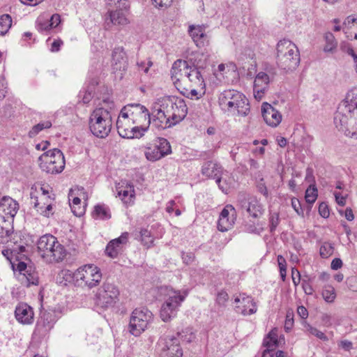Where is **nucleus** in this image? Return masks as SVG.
Wrapping results in <instances>:
<instances>
[{
  "instance_id": "26",
  "label": "nucleus",
  "mask_w": 357,
  "mask_h": 357,
  "mask_svg": "<svg viewBox=\"0 0 357 357\" xmlns=\"http://www.w3.org/2000/svg\"><path fill=\"white\" fill-rule=\"evenodd\" d=\"M236 303H240L236 305V311L243 315H250L257 312L256 303L251 296H240L234 299Z\"/></svg>"
},
{
  "instance_id": "16",
  "label": "nucleus",
  "mask_w": 357,
  "mask_h": 357,
  "mask_svg": "<svg viewBox=\"0 0 357 357\" xmlns=\"http://www.w3.org/2000/svg\"><path fill=\"white\" fill-rule=\"evenodd\" d=\"M223 168L222 165L214 160H208L203 163L201 168V174L208 179H215L219 188L222 192H226L227 189L221 184Z\"/></svg>"
},
{
  "instance_id": "36",
  "label": "nucleus",
  "mask_w": 357,
  "mask_h": 357,
  "mask_svg": "<svg viewBox=\"0 0 357 357\" xmlns=\"http://www.w3.org/2000/svg\"><path fill=\"white\" fill-rule=\"evenodd\" d=\"M174 96H168L166 98H164L162 100V103L160 105L162 110L165 112V114H167V116L169 117L170 120L172 121V115L173 114L174 111Z\"/></svg>"
},
{
  "instance_id": "45",
  "label": "nucleus",
  "mask_w": 357,
  "mask_h": 357,
  "mask_svg": "<svg viewBox=\"0 0 357 357\" xmlns=\"http://www.w3.org/2000/svg\"><path fill=\"white\" fill-rule=\"evenodd\" d=\"M304 328L311 335H314L318 339L322 341H328V337L321 331L318 330L317 328L313 327L310 324L306 321L304 322Z\"/></svg>"
},
{
  "instance_id": "4",
  "label": "nucleus",
  "mask_w": 357,
  "mask_h": 357,
  "mask_svg": "<svg viewBox=\"0 0 357 357\" xmlns=\"http://www.w3.org/2000/svg\"><path fill=\"white\" fill-rule=\"evenodd\" d=\"M219 105L222 109L229 112L237 111L241 116H246L250 112L248 100L236 90H225L219 96Z\"/></svg>"
},
{
  "instance_id": "21",
  "label": "nucleus",
  "mask_w": 357,
  "mask_h": 357,
  "mask_svg": "<svg viewBox=\"0 0 357 357\" xmlns=\"http://www.w3.org/2000/svg\"><path fill=\"white\" fill-rule=\"evenodd\" d=\"M128 240V233L123 232L115 239L112 240L106 246L105 253L111 258H116L123 252V246Z\"/></svg>"
},
{
  "instance_id": "43",
  "label": "nucleus",
  "mask_w": 357,
  "mask_h": 357,
  "mask_svg": "<svg viewBox=\"0 0 357 357\" xmlns=\"http://www.w3.org/2000/svg\"><path fill=\"white\" fill-rule=\"evenodd\" d=\"M322 297L327 303H333L336 298L335 288L331 285H326L322 290Z\"/></svg>"
},
{
  "instance_id": "27",
  "label": "nucleus",
  "mask_w": 357,
  "mask_h": 357,
  "mask_svg": "<svg viewBox=\"0 0 357 357\" xmlns=\"http://www.w3.org/2000/svg\"><path fill=\"white\" fill-rule=\"evenodd\" d=\"M269 81V76L266 73L259 72L256 75L253 84V92L257 100H260L262 98L268 88Z\"/></svg>"
},
{
  "instance_id": "61",
  "label": "nucleus",
  "mask_w": 357,
  "mask_h": 357,
  "mask_svg": "<svg viewBox=\"0 0 357 357\" xmlns=\"http://www.w3.org/2000/svg\"><path fill=\"white\" fill-rule=\"evenodd\" d=\"M294 325V319L293 314L290 313H287L286 315L285 322H284V329L287 332H289L293 327Z\"/></svg>"
},
{
  "instance_id": "10",
  "label": "nucleus",
  "mask_w": 357,
  "mask_h": 357,
  "mask_svg": "<svg viewBox=\"0 0 357 357\" xmlns=\"http://www.w3.org/2000/svg\"><path fill=\"white\" fill-rule=\"evenodd\" d=\"M75 276L78 285L91 289L99 284L102 278V273L96 266L86 264L77 269L75 271Z\"/></svg>"
},
{
  "instance_id": "15",
  "label": "nucleus",
  "mask_w": 357,
  "mask_h": 357,
  "mask_svg": "<svg viewBox=\"0 0 357 357\" xmlns=\"http://www.w3.org/2000/svg\"><path fill=\"white\" fill-rule=\"evenodd\" d=\"M122 110L128 114L132 123H145L151 125L149 109L139 103L128 104L123 107Z\"/></svg>"
},
{
  "instance_id": "56",
  "label": "nucleus",
  "mask_w": 357,
  "mask_h": 357,
  "mask_svg": "<svg viewBox=\"0 0 357 357\" xmlns=\"http://www.w3.org/2000/svg\"><path fill=\"white\" fill-rule=\"evenodd\" d=\"M197 87H190L189 86V89H186L185 87H182L181 88V89L179 91H181V93L188 97V98H190L191 99H192L194 97H196V99H198L199 97H197V91L196 89Z\"/></svg>"
},
{
  "instance_id": "5",
  "label": "nucleus",
  "mask_w": 357,
  "mask_h": 357,
  "mask_svg": "<svg viewBox=\"0 0 357 357\" xmlns=\"http://www.w3.org/2000/svg\"><path fill=\"white\" fill-rule=\"evenodd\" d=\"M91 133L98 138H105L111 132L112 120L111 113L102 107L95 109L89 121Z\"/></svg>"
},
{
  "instance_id": "50",
  "label": "nucleus",
  "mask_w": 357,
  "mask_h": 357,
  "mask_svg": "<svg viewBox=\"0 0 357 357\" xmlns=\"http://www.w3.org/2000/svg\"><path fill=\"white\" fill-rule=\"evenodd\" d=\"M334 247L331 243L324 242L319 250L320 255L322 258H328L333 255Z\"/></svg>"
},
{
  "instance_id": "42",
  "label": "nucleus",
  "mask_w": 357,
  "mask_h": 357,
  "mask_svg": "<svg viewBox=\"0 0 357 357\" xmlns=\"http://www.w3.org/2000/svg\"><path fill=\"white\" fill-rule=\"evenodd\" d=\"M137 126H132V134L130 137H128V139H133V138H141L144 135V133L148 130L150 125H147L145 123L142 124H136Z\"/></svg>"
},
{
  "instance_id": "52",
  "label": "nucleus",
  "mask_w": 357,
  "mask_h": 357,
  "mask_svg": "<svg viewBox=\"0 0 357 357\" xmlns=\"http://www.w3.org/2000/svg\"><path fill=\"white\" fill-rule=\"evenodd\" d=\"M36 29L39 32L48 31L52 29V23H50L48 20H45L42 18H38L36 20Z\"/></svg>"
},
{
  "instance_id": "32",
  "label": "nucleus",
  "mask_w": 357,
  "mask_h": 357,
  "mask_svg": "<svg viewBox=\"0 0 357 357\" xmlns=\"http://www.w3.org/2000/svg\"><path fill=\"white\" fill-rule=\"evenodd\" d=\"M14 218H4L0 215V237H9L13 233Z\"/></svg>"
},
{
  "instance_id": "6",
  "label": "nucleus",
  "mask_w": 357,
  "mask_h": 357,
  "mask_svg": "<svg viewBox=\"0 0 357 357\" xmlns=\"http://www.w3.org/2000/svg\"><path fill=\"white\" fill-rule=\"evenodd\" d=\"M119 296L120 291L116 285L105 282L95 295V303L97 306L107 309L114 307L119 302Z\"/></svg>"
},
{
  "instance_id": "30",
  "label": "nucleus",
  "mask_w": 357,
  "mask_h": 357,
  "mask_svg": "<svg viewBox=\"0 0 357 357\" xmlns=\"http://www.w3.org/2000/svg\"><path fill=\"white\" fill-rule=\"evenodd\" d=\"M186 61L190 68L203 70L208 63V56L204 53L195 52L187 57Z\"/></svg>"
},
{
  "instance_id": "41",
  "label": "nucleus",
  "mask_w": 357,
  "mask_h": 357,
  "mask_svg": "<svg viewBox=\"0 0 357 357\" xmlns=\"http://www.w3.org/2000/svg\"><path fill=\"white\" fill-rule=\"evenodd\" d=\"M52 127V122L50 121L40 122L33 126L29 132V137L32 138L36 137L40 131L44 129L50 128Z\"/></svg>"
},
{
  "instance_id": "44",
  "label": "nucleus",
  "mask_w": 357,
  "mask_h": 357,
  "mask_svg": "<svg viewBox=\"0 0 357 357\" xmlns=\"http://www.w3.org/2000/svg\"><path fill=\"white\" fill-rule=\"evenodd\" d=\"M176 337L187 343L191 342L195 339V335L192 332V329L189 327L183 329L181 332H177Z\"/></svg>"
},
{
  "instance_id": "51",
  "label": "nucleus",
  "mask_w": 357,
  "mask_h": 357,
  "mask_svg": "<svg viewBox=\"0 0 357 357\" xmlns=\"http://www.w3.org/2000/svg\"><path fill=\"white\" fill-rule=\"evenodd\" d=\"M255 176L257 178H259V181L257 184L258 191L264 196L267 197L268 196V192L261 174L259 172H258L255 173Z\"/></svg>"
},
{
  "instance_id": "14",
  "label": "nucleus",
  "mask_w": 357,
  "mask_h": 357,
  "mask_svg": "<svg viewBox=\"0 0 357 357\" xmlns=\"http://www.w3.org/2000/svg\"><path fill=\"white\" fill-rule=\"evenodd\" d=\"M158 347L160 351V357H182L183 351L180 342L174 335H163L158 342Z\"/></svg>"
},
{
  "instance_id": "9",
  "label": "nucleus",
  "mask_w": 357,
  "mask_h": 357,
  "mask_svg": "<svg viewBox=\"0 0 357 357\" xmlns=\"http://www.w3.org/2000/svg\"><path fill=\"white\" fill-rule=\"evenodd\" d=\"M45 158V162L40 164V168L48 174L61 173L65 167V158L59 149L49 150L39 157V160Z\"/></svg>"
},
{
  "instance_id": "18",
  "label": "nucleus",
  "mask_w": 357,
  "mask_h": 357,
  "mask_svg": "<svg viewBox=\"0 0 357 357\" xmlns=\"http://www.w3.org/2000/svg\"><path fill=\"white\" fill-rule=\"evenodd\" d=\"M128 68V59L124 49L115 47L112 54V69L114 73H119L122 77L123 73Z\"/></svg>"
},
{
  "instance_id": "20",
  "label": "nucleus",
  "mask_w": 357,
  "mask_h": 357,
  "mask_svg": "<svg viewBox=\"0 0 357 357\" xmlns=\"http://www.w3.org/2000/svg\"><path fill=\"white\" fill-rule=\"evenodd\" d=\"M189 68L190 67L186 59H177L172 64L171 68V77L174 84L178 90L181 89L184 75L187 73Z\"/></svg>"
},
{
  "instance_id": "38",
  "label": "nucleus",
  "mask_w": 357,
  "mask_h": 357,
  "mask_svg": "<svg viewBox=\"0 0 357 357\" xmlns=\"http://www.w3.org/2000/svg\"><path fill=\"white\" fill-rule=\"evenodd\" d=\"M36 202H34V208L41 215L49 217L50 214H52V206L51 203L44 202L43 204L38 200L37 197H35Z\"/></svg>"
},
{
  "instance_id": "63",
  "label": "nucleus",
  "mask_w": 357,
  "mask_h": 357,
  "mask_svg": "<svg viewBox=\"0 0 357 357\" xmlns=\"http://www.w3.org/2000/svg\"><path fill=\"white\" fill-rule=\"evenodd\" d=\"M292 282L295 286H298L301 282V273L296 268L291 269Z\"/></svg>"
},
{
  "instance_id": "48",
  "label": "nucleus",
  "mask_w": 357,
  "mask_h": 357,
  "mask_svg": "<svg viewBox=\"0 0 357 357\" xmlns=\"http://www.w3.org/2000/svg\"><path fill=\"white\" fill-rule=\"evenodd\" d=\"M317 196V189L314 185L312 187L310 185L307 188L305 195L306 202L308 204H313L316 201Z\"/></svg>"
},
{
  "instance_id": "39",
  "label": "nucleus",
  "mask_w": 357,
  "mask_h": 357,
  "mask_svg": "<svg viewBox=\"0 0 357 357\" xmlns=\"http://www.w3.org/2000/svg\"><path fill=\"white\" fill-rule=\"evenodd\" d=\"M12 25V18L8 14L0 16V36H4L8 33Z\"/></svg>"
},
{
  "instance_id": "22",
  "label": "nucleus",
  "mask_w": 357,
  "mask_h": 357,
  "mask_svg": "<svg viewBox=\"0 0 357 357\" xmlns=\"http://www.w3.org/2000/svg\"><path fill=\"white\" fill-rule=\"evenodd\" d=\"M261 114L266 124L271 127H276L282 121L280 113L267 102L262 105Z\"/></svg>"
},
{
  "instance_id": "33",
  "label": "nucleus",
  "mask_w": 357,
  "mask_h": 357,
  "mask_svg": "<svg viewBox=\"0 0 357 357\" xmlns=\"http://www.w3.org/2000/svg\"><path fill=\"white\" fill-rule=\"evenodd\" d=\"M92 216L96 219L106 220L110 219L112 215L108 206L104 204H98L94 206Z\"/></svg>"
},
{
  "instance_id": "11",
  "label": "nucleus",
  "mask_w": 357,
  "mask_h": 357,
  "mask_svg": "<svg viewBox=\"0 0 357 357\" xmlns=\"http://www.w3.org/2000/svg\"><path fill=\"white\" fill-rule=\"evenodd\" d=\"M187 293L181 294L180 291L171 290L168 293V298L162 304L160 315L163 321H169L176 315L178 307L185 300Z\"/></svg>"
},
{
  "instance_id": "25",
  "label": "nucleus",
  "mask_w": 357,
  "mask_h": 357,
  "mask_svg": "<svg viewBox=\"0 0 357 357\" xmlns=\"http://www.w3.org/2000/svg\"><path fill=\"white\" fill-rule=\"evenodd\" d=\"M19 209L18 203L8 196L0 199V215L4 218H14Z\"/></svg>"
},
{
  "instance_id": "1",
  "label": "nucleus",
  "mask_w": 357,
  "mask_h": 357,
  "mask_svg": "<svg viewBox=\"0 0 357 357\" xmlns=\"http://www.w3.org/2000/svg\"><path fill=\"white\" fill-rule=\"evenodd\" d=\"M356 100L353 95L348 93L340 102L334 115V123L339 131L346 136L357 139L355 123L354 109L356 108Z\"/></svg>"
},
{
  "instance_id": "12",
  "label": "nucleus",
  "mask_w": 357,
  "mask_h": 357,
  "mask_svg": "<svg viewBox=\"0 0 357 357\" xmlns=\"http://www.w3.org/2000/svg\"><path fill=\"white\" fill-rule=\"evenodd\" d=\"M56 320L55 311L52 310L40 311L33 333V337L38 340L47 337Z\"/></svg>"
},
{
  "instance_id": "31",
  "label": "nucleus",
  "mask_w": 357,
  "mask_h": 357,
  "mask_svg": "<svg viewBox=\"0 0 357 357\" xmlns=\"http://www.w3.org/2000/svg\"><path fill=\"white\" fill-rule=\"evenodd\" d=\"M116 191L117 196L119 197L124 204H130L132 202V199L135 197V189L132 185L126 183H119L116 186Z\"/></svg>"
},
{
  "instance_id": "2",
  "label": "nucleus",
  "mask_w": 357,
  "mask_h": 357,
  "mask_svg": "<svg viewBox=\"0 0 357 357\" xmlns=\"http://www.w3.org/2000/svg\"><path fill=\"white\" fill-rule=\"evenodd\" d=\"M39 255L47 263L59 262L66 256V250L57 238L51 234L41 236L37 243Z\"/></svg>"
},
{
  "instance_id": "62",
  "label": "nucleus",
  "mask_w": 357,
  "mask_h": 357,
  "mask_svg": "<svg viewBox=\"0 0 357 357\" xmlns=\"http://www.w3.org/2000/svg\"><path fill=\"white\" fill-rule=\"evenodd\" d=\"M337 204L341 206H344L346 204V199L347 195H343L340 192H335L333 193Z\"/></svg>"
},
{
  "instance_id": "58",
  "label": "nucleus",
  "mask_w": 357,
  "mask_h": 357,
  "mask_svg": "<svg viewBox=\"0 0 357 357\" xmlns=\"http://www.w3.org/2000/svg\"><path fill=\"white\" fill-rule=\"evenodd\" d=\"M229 299V295L226 291L222 289L220 291L216 296V303L219 305H225Z\"/></svg>"
},
{
  "instance_id": "57",
  "label": "nucleus",
  "mask_w": 357,
  "mask_h": 357,
  "mask_svg": "<svg viewBox=\"0 0 357 357\" xmlns=\"http://www.w3.org/2000/svg\"><path fill=\"white\" fill-rule=\"evenodd\" d=\"M203 30H205L204 25H190L188 27V33L191 38H196Z\"/></svg>"
},
{
  "instance_id": "59",
  "label": "nucleus",
  "mask_w": 357,
  "mask_h": 357,
  "mask_svg": "<svg viewBox=\"0 0 357 357\" xmlns=\"http://www.w3.org/2000/svg\"><path fill=\"white\" fill-rule=\"evenodd\" d=\"M291 206L299 215H303V210L301 206V202L298 199L293 197L291 199Z\"/></svg>"
},
{
  "instance_id": "28",
  "label": "nucleus",
  "mask_w": 357,
  "mask_h": 357,
  "mask_svg": "<svg viewBox=\"0 0 357 357\" xmlns=\"http://www.w3.org/2000/svg\"><path fill=\"white\" fill-rule=\"evenodd\" d=\"M183 82H189L190 87H199L203 89L205 88V82L202 75V70L197 68H189L188 70L183 77Z\"/></svg>"
},
{
  "instance_id": "54",
  "label": "nucleus",
  "mask_w": 357,
  "mask_h": 357,
  "mask_svg": "<svg viewBox=\"0 0 357 357\" xmlns=\"http://www.w3.org/2000/svg\"><path fill=\"white\" fill-rule=\"evenodd\" d=\"M109 5H114L121 10H127L130 7L128 0H107Z\"/></svg>"
},
{
  "instance_id": "40",
  "label": "nucleus",
  "mask_w": 357,
  "mask_h": 357,
  "mask_svg": "<svg viewBox=\"0 0 357 357\" xmlns=\"http://www.w3.org/2000/svg\"><path fill=\"white\" fill-rule=\"evenodd\" d=\"M278 341L268 338L266 336L263 342V345L266 348L262 354L261 357H266L267 354H269L271 357H273V352L275 348L278 346Z\"/></svg>"
},
{
  "instance_id": "13",
  "label": "nucleus",
  "mask_w": 357,
  "mask_h": 357,
  "mask_svg": "<svg viewBox=\"0 0 357 357\" xmlns=\"http://www.w3.org/2000/svg\"><path fill=\"white\" fill-rule=\"evenodd\" d=\"M237 206L255 219L259 218L264 212V206L257 197L244 192L238 194Z\"/></svg>"
},
{
  "instance_id": "34",
  "label": "nucleus",
  "mask_w": 357,
  "mask_h": 357,
  "mask_svg": "<svg viewBox=\"0 0 357 357\" xmlns=\"http://www.w3.org/2000/svg\"><path fill=\"white\" fill-rule=\"evenodd\" d=\"M109 20L114 25H126L128 20L126 17L123 10L118 8L114 11L109 12Z\"/></svg>"
},
{
  "instance_id": "60",
  "label": "nucleus",
  "mask_w": 357,
  "mask_h": 357,
  "mask_svg": "<svg viewBox=\"0 0 357 357\" xmlns=\"http://www.w3.org/2000/svg\"><path fill=\"white\" fill-rule=\"evenodd\" d=\"M319 213L324 218H327L329 217L330 211L328 206L325 202H321L319 206Z\"/></svg>"
},
{
  "instance_id": "19",
  "label": "nucleus",
  "mask_w": 357,
  "mask_h": 357,
  "mask_svg": "<svg viewBox=\"0 0 357 357\" xmlns=\"http://www.w3.org/2000/svg\"><path fill=\"white\" fill-rule=\"evenodd\" d=\"M236 220V209L230 204L227 205L221 211L218 221V229L221 231L229 230Z\"/></svg>"
},
{
  "instance_id": "7",
  "label": "nucleus",
  "mask_w": 357,
  "mask_h": 357,
  "mask_svg": "<svg viewBox=\"0 0 357 357\" xmlns=\"http://www.w3.org/2000/svg\"><path fill=\"white\" fill-rule=\"evenodd\" d=\"M144 155L147 160L156 162L172 153V146L164 137H155L144 146Z\"/></svg>"
},
{
  "instance_id": "23",
  "label": "nucleus",
  "mask_w": 357,
  "mask_h": 357,
  "mask_svg": "<svg viewBox=\"0 0 357 357\" xmlns=\"http://www.w3.org/2000/svg\"><path fill=\"white\" fill-rule=\"evenodd\" d=\"M15 317L22 324H31L34 319L33 310L25 303H19L15 307Z\"/></svg>"
},
{
  "instance_id": "3",
  "label": "nucleus",
  "mask_w": 357,
  "mask_h": 357,
  "mask_svg": "<svg viewBox=\"0 0 357 357\" xmlns=\"http://www.w3.org/2000/svg\"><path fill=\"white\" fill-rule=\"evenodd\" d=\"M300 52L297 46L291 40L283 39L277 45V63L286 70H295L300 63Z\"/></svg>"
},
{
  "instance_id": "37",
  "label": "nucleus",
  "mask_w": 357,
  "mask_h": 357,
  "mask_svg": "<svg viewBox=\"0 0 357 357\" xmlns=\"http://www.w3.org/2000/svg\"><path fill=\"white\" fill-rule=\"evenodd\" d=\"M22 280L26 287L37 285L38 283V277L37 273L34 271H31L30 268L23 273Z\"/></svg>"
},
{
  "instance_id": "64",
  "label": "nucleus",
  "mask_w": 357,
  "mask_h": 357,
  "mask_svg": "<svg viewBox=\"0 0 357 357\" xmlns=\"http://www.w3.org/2000/svg\"><path fill=\"white\" fill-rule=\"evenodd\" d=\"M63 278L66 282H70L71 280H75V272H72L69 270L62 271L61 273Z\"/></svg>"
},
{
  "instance_id": "55",
  "label": "nucleus",
  "mask_w": 357,
  "mask_h": 357,
  "mask_svg": "<svg viewBox=\"0 0 357 357\" xmlns=\"http://www.w3.org/2000/svg\"><path fill=\"white\" fill-rule=\"evenodd\" d=\"M270 232L273 233L280 223L278 213H271L269 218Z\"/></svg>"
},
{
  "instance_id": "47",
  "label": "nucleus",
  "mask_w": 357,
  "mask_h": 357,
  "mask_svg": "<svg viewBox=\"0 0 357 357\" xmlns=\"http://www.w3.org/2000/svg\"><path fill=\"white\" fill-rule=\"evenodd\" d=\"M142 243L144 245L149 248L153 243V238L151 235V232L146 229H142L139 231Z\"/></svg>"
},
{
  "instance_id": "24",
  "label": "nucleus",
  "mask_w": 357,
  "mask_h": 357,
  "mask_svg": "<svg viewBox=\"0 0 357 357\" xmlns=\"http://www.w3.org/2000/svg\"><path fill=\"white\" fill-rule=\"evenodd\" d=\"M135 123L130 120L128 114H126L122 109H121L119 116L116 121V128L119 135L123 138L130 137L132 135V128Z\"/></svg>"
},
{
  "instance_id": "35",
  "label": "nucleus",
  "mask_w": 357,
  "mask_h": 357,
  "mask_svg": "<svg viewBox=\"0 0 357 357\" xmlns=\"http://www.w3.org/2000/svg\"><path fill=\"white\" fill-rule=\"evenodd\" d=\"M72 192L70 191L68 197H69V202H72L70 204V208L72 210V212L73 214L77 217H81L85 213V207L84 206H82L81 204V199L77 197H74L73 199H70V197H72Z\"/></svg>"
},
{
  "instance_id": "53",
  "label": "nucleus",
  "mask_w": 357,
  "mask_h": 357,
  "mask_svg": "<svg viewBox=\"0 0 357 357\" xmlns=\"http://www.w3.org/2000/svg\"><path fill=\"white\" fill-rule=\"evenodd\" d=\"M310 283L311 278L308 276H305V278L302 279V288L307 295H312L314 292V289Z\"/></svg>"
},
{
  "instance_id": "29",
  "label": "nucleus",
  "mask_w": 357,
  "mask_h": 357,
  "mask_svg": "<svg viewBox=\"0 0 357 357\" xmlns=\"http://www.w3.org/2000/svg\"><path fill=\"white\" fill-rule=\"evenodd\" d=\"M187 113L188 107L184 100L176 97L172 115V121L174 123V125L181 121L186 116Z\"/></svg>"
},
{
  "instance_id": "8",
  "label": "nucleus",
  "mask_w": 357,
  "mask_h": 357,
  "mask_svg": "<svg viewBox=\"0 0 357 357\" xmlns=\"http://www.w3.org/2000/svg\"><path fill=\"white\" fill-rule=\"evenodd\" d=\"M152 312L146 307L135 309L130 316L129 332L135 337L140 335L153 321Z\"/></svg>"
},
{
  "instance_id": "17",
  "label": "nucleus",
  "mask_w": 357,
  "mask_h": 357,
  "mask_svg": "<svg viewBox=\"0 0 357 357\" xmlns=\"http://www.w3.org/2000/svg\"><path fill=\"white\" fill-rule=\"evenodd\" d=\"M149 118L152 126L158 130H163L174 126V123L170 120L161 107L155 106L149 112Z\"/></svg>"
},
{
  "instance_id": "46",
  "label": "nucleus",
  "mask_w": 357,
  "mask_h": 357,
  "mask_svg": "<svg viewBox=\"0 0 357 357\" xmlns=\"http://www.w3.org/2000/svg\"><path fill=\"white\" fill-rule=\"evenodd\" d=\"M193 42L198 47H203L209 44V36L203 30L196 38H192Z\"/></svg>"
},
{
  "instance_id": "49",
  "label": "nucleus",
  "mask_w": 357,
  "mask_h": 357,
  "mask_svg": "<svg viewBox=\"0 0 357 357\" xmlns=\"http://www.w3.org/2000/svg\"><path fill=\"white\" fill-rule=\"evenodd\" d=\"M325 40L326 45H325L324 50L325 52H331L333 49L337 47V42L335 39L333 33L328 32L325 34Z\"/></svg>"
}]
</instances>
